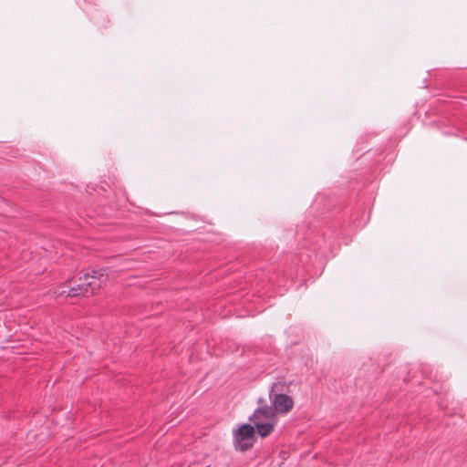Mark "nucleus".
<instances>
[{
  "label": "nucleus",
  "instance_id": "obj_1",
  "mask_svg": "<svg viewBox=\"0 0 467 467\" xmlns=\"http://www.w3.org/2000/svg\"><path fill=\"white\" fill-rule=\"evenodd\" d=\"M108 276L109 275L107 273V269L101 268L98 270L93 269L90 273H87L83 276H80L79 280L82 282L76 285H71L70 281H67L64 285L69 288L67 296L88 297L93 296L97 293V291L99 290L100 287H102V285H106Z\"/></svg>",
  "mask_w": 467,
  "mask_h": 467
},
{
  "label": "nucleus",
  "instance_id": "obj_2",
  "mask_svg": "<svg viewBox=\"0 0 467 467\" xmlns=\"http://www.w3.org/2000/svg\"><path fill=\"white\" fill-rule=\"evenodd\" d=\"M253 421L257 430L258 434L265 438L268 436L274 430L276 420L275 411L271 408H264L257 410L253 415Z\"/></svg>",
  "mask_w": 467,
  "mask_h": 467
},
{
  "label": "nucleus",
  "instance_id": "obj_3",
  "mask_svg": "<svg viewBox=\"0 0 467 467\" xmlns=\"http://www.w3.org/2000/svg\"><path fill=\"white\" fill-rule=\"evenodd\" d=\"M255 440L254 429L249 424H244L234 432V446L239 451L250 449Z\"/></svg>",
  "mask_w": 467,
  "mask_h": 467
},
{
  "label": "nucleus",
  "instance_id": "obj_4",
  "mask_svg": "<svg viewBox=\"0 0 467 467\" xmlns=\"http://www.w3.org/2000/svg\"><path fill=\"white\" fill-rule=\"evenodd\" d=\"M275 410L279 413L286 414L294 407L293 399L285 394H276L273 399Z\"/></svg>",
  "mask_w": 467,
  "mask_h": 467
},
{
  "label": "nucleus",
  "instance_id": "obj_5",
  "mask_svg": "<svg viewBox=\"0 0 467 467\" xmlns=\"http://www.w3.org/2000/svg\"><path fill=\"white\" fill-rule=\"evenodd\" d=\"M67 291H66V290H61L60 292H58V293L57 294V297H60V296H65L66 297H67Z\"/></svg>",
  "mask_w": 467,
  "mask_h": 467
},
{
  "label": "nucleus",
  "instance_id": "obj_6",
  "mask_svg": "<svg viewBox=\"0 0 467 467\" xmlns=\"http://www.w3.org/2000/svg\"><path fill=\"white\" fill-rule=\"evenodd\" d=\"M99 16H102V14H100V13H99V14H98L97 16H93V19H94V20L96 21V23H98V24H99V21H98V20H99Z\"/></svg>",
  "mask_w": 467,
  "mask_h": 467
}]
</instances>
